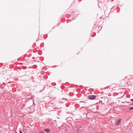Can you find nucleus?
I'll use <instances>...</instances> for the list:
<instances>
[{
    "label": "nucleus",
    "instance_id": "0eeeda50",
    "mask_svg": "<svg viewBox=\"0 0 133 133\" xmlns=\"http://www.w3.org/2000/svg\"><path fill=\"white\" fill-rule=\"evenodd\" d=\"M65 130L66 131H68V129H65Z\"/></svg>",
    "mask_w": 133,
    "mask_h": 133
},
{
    "label": "nucleus",
    "instance_id": "f257e3e1",
    "mask_svg": "<svg viewBox=\"0 0 133 133\" xmlns=\"http://www.w3.org/2000/svg\"><path fill=\"white\" fill-rule=\"evenodd\" d=\"M96 96L94 95H91L89 96L88 98L90 99L93 100L95 99Z\"/></svg>",
    "mask_w": 133,
    "mask_h": 133
},
{
    "label": "nucleus",
    "instance_id": "423d86ee",
    "mask_svg": "<svg viewBox=\"0 0 133 133\" xmlns=\"http://www.w3.org/2000/svg\"><path fill=\"white\" fill-rule=\"evenodd\" d=\"M19 133H23L21 131H19Z\"/></svg>",
    "mask_w": 133,
    "mask_h": 133
},
{
    "label": "nucleus",
    "instance_id": "f03ea898",
    "mask_svg": "<svg viewBox=\"0 0 133 133\" xmlns=\"http://www.w3.org/2000/svg\"><path fill=\"white\" fill-rule=\"evenodd\" d=\"M121 119H119L117 121V122L115 124V125H119L120 123H121Z\"/></svg>",
    "mask_w": 133,
    "mask_h": 133
},
{
    "label": "nucleus",
    "instance_id": "7ed1b4c3",
    "mask_svg": "<svg viewBox=\"0 0 133 133\" xmlns=\"http://www.w3.org/2000/svg\"><path fill=\"white\" fill-rule=\"evenodd\" d=\"M44 131L47 132H50V129L49 128L44 129Z\"/></svg>",
    "mask_w": 133,
    "mask_h": 133
},
{
    "label": "nucleus",
    "instance_id": "20e7f679",
    "mask_svg": "<svg viewBox=\"0 0 133 133\" xmlns=\"http://www.w3.org/2000/svg\"><path fill=\"white\" fill-rule=\"evenodd\" d=\"M129 110H133V107H130L129 108Z\"/></svg>",
    "mask_w": 133,
    "mask_h": 133
},
{
    "label": "nucleus",
    "instance_id": "39448f33",
    "mask_svg": "<svg viewBox=\"0 0 133 133\" xmlns=\"http://www.w3.org/2000/svg\"><path fill=\"white\" fill-rule=\"evenodd\" d=\"M130 100L131 101L133 102V99H130Z\"/></svg>",
    "mask_w": 133,
    "mask_h": 133
}]
</instances>
